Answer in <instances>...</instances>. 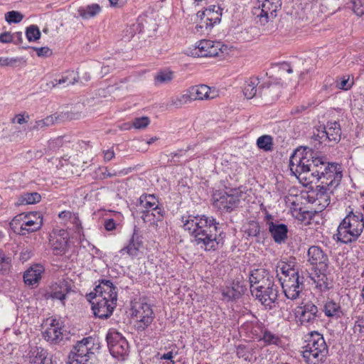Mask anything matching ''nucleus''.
I'll use <instances>...</instances> for the list:
<instances>
[{
    "label": "nucleus",
    "mask_w": 364,
    "mask_h": 364,
    "mask_svg": "<svg viewBox=\"0 0 364 364\" xmlns=\"http://www.w3.org/2000/svg\"><path fill=\"white\" fill-rule=\"evenodd\" d=\"M183 228L192 237V241L205 251L218 248V225L215 218L205 215L182 216Z\"/></svg>",
    "instance_id": "1"
},
{
    "label": "nucleus",
    "mask_w": 364,
    "mask_h": 364,
    "mask_svg": "<svg viewBox=\"0 0 364 364\" xmlns=\"http://www.w3.org/2000/svg\"><path fill=\"white\" fill-rule=\"evenodd\" d=\"M275 270L286 297L291 300L296 299L303 289L304 278L290 263L283 261L277 264Z\"/></svg>",
    "instance_id": "2"
},
{
    "label": "nucleus",
    "mask_w": 364,
    "mask_h": 364,
    "mask_svg": "<svg viewBox=\"0 0 364 364\" xmlns=\"http://www.w3.org/2000/svg\"><path fill=\"white\" fill-rule=\"evenodd\" d=\"M346 216L341 222L337 230V240L344 244L356 241L364 229L363 213L356 210L348 208Z\"/></svg>",
    "instance_id": "3"
},
{
    "label": "nucleus",
    "mask_w": 364,
    "mask_h": 364,
    "mask_svg": "<svg viewBox=\"0 0 364 364\" xmlns=\"http://www.w3.org/2000/svg\"><path fill=\"white\" fill-rule=\"evenodd\" d=\"M309 172L316 180L321 181V183L330 187L338 186L343 176L339 164H329L321 157L313 156L310 162Z\"/></svg>",
    "instance_id": "4"
},
{
    "label": "nucleus",
    "mask_w": 364,
    "mask_h": 364,
    "mask_svg": "<svg viewBox=\"0 0 364 364\" xmlns=\"http://www.w3.org/2000/svg\"><path fill=\"white\" fill-rule=\"evenodd\" d=\"M306 345L303 347L302 355L308 364H321L328 353L327 345L323 336L317 331L309 334Z\"/></svg>",
    "instance_id": "5"
},
{
    "label": "nucleus",
    "mask_w": 364,
    "mask_h": 364,
    "mask_svg": "<svg viewBox=\"0 0 364 364\" xmlns=\"http://www.w3.org/2000/svg\"><path fill=\"white\" fill-rule=\"evenodd\" d=\"M244 190L245 188L240 187L215 194L214 206L223 212H232L240 206L242 200H245L246 193Z\"/></svg>",
    "instance_id": "6"
},
{
    "label": "nucleus",
    "mask_w": 364,
    "mask_h": 364,
    "mask_svg": "<svg viewBox=\"0 0 364 364\" xmlns=\"http://www.w3.org/2000/svg\"><path fill=\"white\" fill-rule=\"evenodd\" d=\"M42 225L43 219L39 213L20 214L16 216L11 223V225L14 226L16 231L22 235L38 230Z\"/></svg>",
    "instance_id": "7"
},
{
    "label": "nucleus",
    "mask_w": 364,
    "mask_h": 364,
    "mask_svg": "<svg viewBox=\"0 0 364 364\" xmlns=\"http://www.w3.org/2000/svg\"><path fill=\"white\" fill-rule=\"evenodd\" d=\"M312 155L310 149H296L289 159V168L292 175L299 178L302 173H309Z\"/></svg>",
    "instance_id": "8"
},
{
    "label": "nucleus",
    "mask_w": 364,
    "mask_h": 364,
    "mask_svg": "<svg viewBox=\"0 0 364 364\" xmlns=\"http://www.w3.org/2000/svg\"><path fill=\"white\" fill-rule=\"evenodd\" d=\"M94 338L87 337L78 341L68 356L69 364H89L94 357Z\"/></svg>",
    "instance_id": "9"
},
{
    "label": "nucleus",
    "mask_w": 364,
    "mask_h": 364,
    "mask_svg": "<svg viewBox=\"0 0 364 364\" xmlns=\"http://www.w3.org/2000/svg\"><path fill=\"white\" fill-rule=\"evenodd\" d=\"M282 6V0H255L254 14L261 24H266L277 16V11Z\"/></svg>",
    "instance_id": "10"
},
{
    "label": "nucleus",
    "mask_w": 364,
    "mask_h": 364,
    "mask_svg": "<svg viewBox=\"0 0 364 364\" xmlns=\"http://www.w3.org/2000/svg\"><path fill=\"white\" fill-rule=\"evenodd\" d=\"M294 315L297 323L304 326L313 325L319 319L318 307L311 301L296 306L294 309Z\"/></svg>",
    "instance_id": "11"
},
{
    "label": "nucleus",
    "mask_w": 364,
    "mask_h": 364,
    "mask_svg": "<svg viewBox=\"0 0 364 364\" xmlns=\"http://www.w3.org/2000/svg\"><path fill=\"white\" fill-rule=\"evenodd\" d=\"M132 315L137 323V328L145 330L152 323L154 316L151 306L146 302H135L132 307Z\"/></svg>",
    "instance_id": "12"
},
{
    "label": "nucleus",
    "mask_w": 364,
    "mask_h": 364,
    "mask_svg": "<svg viewBox=\"0 0 364 364\" xmlns=\"http://www.w3.org/2000/svg\"><path fill=\"white\" fill-rule=\"evenodd\" d=\"M106 340L110 353L115 358H123L128 355L129 345L121 333L115 330H109Z\"/></svg>",
    "instance_id": "13"
},
{
    "label": "nucleus",
    "mask_w": 364,
    "mask_h": 364,
    "mask_svg": "<svg viewBox=\"0 0 364 364\" xmlns=\"http://www.w3.org/2000/svg\"><path fill=\"white\" fill-rule=\"evenodd\" d=\"M223 9L219 6H211L203 12H198L197 15L200 18V24L197 25L198 31L205 28L206 32H209L211 28L221 20Z\"/></svg>",
    "instance_id": "14"
},
{
    "label": "nucleus",
    "mask_w": 364,
    "mask_h": 364,
    "mask_svg": "<svg viewBox=\"0 0 364 364\" xmlns=\"http://www.w3.org/2000/svg\"><path fill=\"white\" fill-rule=\"evenodd\" d=\"M87 296L89 299H96L101 301L105 300L117 304V292L116 287L111 281L102 280Z\"/></svg>",
    "instance_id": "15"
},
{
    "label": "nucleus",
    "mask_w": 364,
    "mask_h": 364,
    "mask_svg": "<svg viewBox=\"0 0 364 364\" xmlns=\"http://www.w3.org/2000/svg\"><path fill=\"white\" fill-rule=\"evenodd\" d=\"M221 47L220 42L201 40L191 50V55L198 58L218 56L221 52Z\"/></svg>",
    "instance_id": "16"
},
{
    "label": "nucleus",
    "mask_w": 364,
    "mask_h": 364,
    "mask_svg": "<svg viewBox=\"0 0 364 364\" xmlns=\"http://www.w3.org/2000/svg\"><path fill=\"white\" fill-rule=\"evenodd\" d=\"M278 292V287L274 284L264 289H254L251 293L266 309H272L277 304Z\"/></svg>",
    "instance_id": "17"
},
{
    "label": "nucleus",
    "mask_w": 364,
    "mask_h": 364,
    "mask_svg": "<svg viewBox=\"0 0 364 364\" xmlns=\"http://www.w3.org/2000/svg\"><path fill=\"white\" fill-rule=\"evenodd\" d=\"M250 291L266 288L274 284V278L265 269H255L251 271L249 277Z\"/></svg>",
    "instance_id": "18"
},
{
    "label": "nucleus",
    "mask_w": 364,
    "mask_h": 364,
    "mask_svg": "<svg viewBox=\"0 0 364 364\" xmlns=\"http://www.w3.org/2000/svg\"><path fill=\"white\" fill-rule=\"evenodd\" d=\"M310 277L319 292H326L333 287V278L328 267L315 268L314 273Z\"/></svg>",
    "instance_id": "19"
},
{
    "label": "nucleus",
    "mask_w": 364,
    "mask_h": 364,
    "mask_svg": "<svg viewBox=\"0 0 364 364\" xmlns=\"http://www.w3.org/2000/svg\"><path fill=\"white\" fill-rule=\"evenodd\" d=\"M68 233L65 230L54 231L50 235V244L55 255H63L68 250Z\"/></svg>",
    "instance_id": "20"
},
{
    "label": "nucleus",
    "mask_w": 364,
    "mask_h": 364,
    "mask_svg": "<svg viewBox=\"0 0 364 364\" xmlns=\"http://www.w3.org/2000/svg\"><path fill=\"white\" fill-rule=\"evenodd\" d=\"M189 92L196 100H210L216 98L219 93L215 87H210L206 85H198L189 87Z\"/></svg>",
    "instance_id": "21"
},
{
    "label": "nucleus",
    "mask_w": 364,
    "mask_h": 364,
    "mask_svg": "<svg viewBox=\"0 0 364 364\" xmlns=\"http://www.w3.org/2000/svg\"><path fill=\"white\" fill-rule=\"evenodd\" d=\"M43 337L50 344L60 343L63 338L60 321L56 318H50L48 328L43 332Z\"/></svg>",
    "instance_id": "22"
},
{
    "label": "nucleus",
    "mask_w": 364,
    "mask_h": 364,
    "mask_svg": "<svg viewBox=\"0 0 364 364\" xmlns=\"http://www.w3.org/2000/svg\"><path fill=\"white\" fill-rule=\"evenodd\" d=\"M308 262L316 268L328 267V257L324 251L318 246H311L309 248Z\"/></svg>",
    "instance_id": "23"
},
{
    "label": "nucleus",
    "mask_w": 364,
    "mask_h": 364,
    "mask_svg": "<svg viewBox=\"0 0 364 364\" xmlns=\"http://www.w3.org/2000/svg\"><path fill=\"white\" fill-rule=\"evenodd\" d=\"M89 300L92 304V309L95 316L100 318H109L112 314L117 304L105 300H103V301L96 299Z\"/></svg>",
    "instance_id": "24"
},
{
    "label": "nucleus",
    "mask_w": 364,
    "mask_h": 364,
    "mask_svg": "<svg viewBox=\"0 0 364 364\" xmlns=\"http://www.w3.org/2000/svg\"><path fill=\"white\" fill-rule=\"evenodd\" d=\"M267 220L272 218L271 215H267ZM267 225H268L269 231L273 237L275 242L281 244L285 241L287 237L288 229L287 226L278 222L267 220Z\"/></svg>",
    "instance_id": "25"
},
{
    "label": "nucleus",
    "mask_w": 364,
    "mask_h": 364,
    "mask_svg": "<svg viewBox=\"0 0 364 364\" xmlns=\"http://www.w3.org/2000/svg\"><path fill=\"white\" fill-rule=\"evenodd\" d=\"M142 247L143 242L141 237L134 232L128 244L120 250L119 253L122 255H127L133 258L139 255Z\"/></svg>",
    "instance_id": "26"
},
{
    "label": "nucleus",
    "mask_w": 364,
    "mask_h": 364,
    "mask_svg": "<svg viewBox=\"0 0 364 364\" xmlns=\"http://www.w3.org/2000/svg\"><path fill=\"white\" fill-rule=\"evenodd\" d=\"M336 187L324 186L323 183H321L316 187L315 203L319 206L320 209L322 210L328 206L331 202L330 194L333 193Z\"/></svg>",
    "instance_id": "27"
},
{
    "label": "nucleus",
    "mask_w": 364,
    "mask_h": 364,
    "mask_svg": "<svg viewBox=\"0 0 364 364\" xmlns=\"http://www.w3.org/2000/svg\"><path fill=\"white\" fill-rule=\"evenodd\" d=\"M71 287L70 282L62 280L53 284L50 287V291L48 293V297L63 301L66 295L70 291Z\"/></svg>",
    "instance_id": "28"
},
{
    "label": "nucleus",
    "mask_w": 364,
    "mask_h": 364,
    "mask_svg": "<svg viewBox=\"0 0 364 364\" xmlns=\"http://www.w3.org/2000/svg\"><path fill=\"white\" fill-rule=\"evenodd\" d=\"M320 138L326 137L329 141L338 142L341 139V129L339 123L336 121L328 122L321 132Z\"/></svg>",
    "instance_id": "29"
},
{
    "label": "nucleus",
    "mask_w": 364,
    "mask_h": 364,
    "mask_svg": "<svg viewBox=\"0 0 364 364\" xmlns=\"http://www.w3.org/2000/svg\"><path fill=\"white\" fill-rule=\"evenodd\" d=\"M44 268L41 264H35L28 269L23 274V279L26 284L34 286L38 284L41 279Z\"/></svg>",
    "instance_id": "30"
},
{
    "label": "nucleus",
    "mask_w": 364,
    "mask_h": 364,
    "mask_svg": "<svg viewBox=\"0 0 364 364\" xmlns=\"http://www.w3.org/2000/svg\"><path fill=\"white\" fill-rule=\"evenodd\" d=\"M48 355L47 350L38 346L33 347L26 357V361L33 364H44Z\"/></svg>",
    "instance_id": "31"
},
{
    "label": "nucleus",
    "mask_w": 364,
    "mask_h": 364,
    "mask_svg": "<svg viewBox=\"0 0 364 364\" xmlns=\"http://www.w3.org/2000/svg\"><path fill=\"white\" fill-rule=\"evenodd\" d=\"M164 213L165 212L163 208L153 210H143L141 219L144 223L154 225L163 220Z\"/></svg>",
    "instance_id": "32"
},
{
    "label": "nucleus",
    "mask_w": 364,
    "mask_h": 364,
    "mask_svg": "<svg viewBox=\"0 0 364 364\" xmlns=\"http://www.w3.org/2000/svg\"><path fill=\"white\" fill-rule=\"evenodd\" d=\"M102 11L101 6L98 4H92L87 6H80L77 10V14L82 19H90L95 17Z\"/></svg>",
    "instance_id": "33"
},
{
    "label": "nucleus",
    "mask_w": 364,
    "mask_h": 364,
    "mask_svg": "<svg viewBox=\"0 0 364 364\" xmlns=\"http://www.w3.org/2000/svg\"><path fill=\"white\" fill-rule=\"evenodd\" d=\"M77 74L73 70H68L65 72L59 80H54L47 83L50 88L56 87L60 85H73L77 82Z\"/></svg>",
    "instance_id": "34"
},
{
    "label": "nucleus",
    "mask_w": 364,
    "mask_h": 364,
    "mask_svg": "<svg viewBox=\"0 0 364 364\" xmlns=\"http://www.w3.org/2000/svg\"><path fill=\"white\" fill-rule=\"evenodd\" d=\"M174 77V73L169 70H162L154 76V84L156 86L171 82Z\"/></svg>",
    "instance_id": "35"
},
{
    "label": "nucleus",
    "mask_w": 364,
    "mask_h": 364,
    "mask_svg": "<svg viewBox=\"0 0 364 364\" xmlns=\"http://www.w3.org/2000/svg\"><path fill=\"white\" fill-rule=\"evenodd\" d=\"M258 84L259 79L256 77H251L245 82L243 93L247 99H252L256 96Z\"/></svg>",
    "instance_id": "36"
},
{
    "label": "nucleus",
    "mask_w": 364,
    "mask_h": 364,
    "mask_svg": "<svg viewBox=\"0 0 364 364\" xmlns=\"http://www.w3.org/2000/svg\"><path fill=\"white\" fill-rule=\"evenodd\" d=\"M140 205L144 210H153L161 208L154 195H142L140 197Z\"/></svg>",
    "instance_id": "37"
},
{
    "label": "nucleus",
    "mask_w": 364,
    "mask_h": 364,
    "mask_svg": "<svg viewBox=\"0 0 364 364\" xmlns=\"http://www.w3.org/2000/svg\"><path fill=\"white\" fill-rule=\"evenodd\" d=\"M221 293L223 299L226 301L236 300L239 299L242 295L240 291L234 287H227L222 289Z\"/></svg>",
    "instance_id": "38"
},
{
    "label": "nucleus",
    "mask_w": 364,
    "mask_h": 364,
    "mask_svg": "<svg viewBox=\"0 0 364 364\" xmlns=\"http://www.w3.org/2000/svg\"><path fill=\"white\" fill-rule=\"evenodd\" d=\"M193 101L191 94L189 92V88L185 91L184 93L176 96L171 99V104L177 107H181L183 105L190 103Z\"/></svg>",
    "instance_id": "39"
},
{
    "label": "nucleus",
    "mask_w": 364,
    "mask_h": 364,
    "mask_svg": "<svg viewBox=\"0 0 364 364\" xmlns=\"http://www.w3.org/2000/svg\"><path fill=\"white\" fill-rule=\"evenodd\" d=\"M26 64V60L23 58H4L0 57V65L16 68Z\"/></svg>",
    "instance_id": "40"
},
{
    "label": "nucleus",
    "mask_w": 364,
    "mask_h": 364,
    "mask_svg": "<svg viewBox=\"0 0 364 364\" xmlns=\"http://www.w3.org/2000/svg\"><path fill=\"white\" fill-rule=\"evenodd\" d=\"M324 313L326 316L328 317L334 316L338 315L340 311V306L338 303L333 300L326 301L324 305Z\"/></svg>",
    "instance_id": "41"
},
{
    "label": "nucleus",
    "mask_w": 364,
    "mask_h": 364,
    "mask_svg": "<svg viewBox=\"0 0 364 364\" xmlns=\"http://www.w3.org/2000/svg\"><path fill=\"white\" fill-rule=\"evenodd\" d=\"M353 85V79H350V76L344 75L336 80V87L342 90H349Z\"/></svg>",
    "instance_id": "42"
},
{
    "label": "nucleus",
    "mask_w": 364,
    "mask_h": 364,
    "mask_svg": "<svg viewBox=\"0 0 364 364\" xmlns=\"http://www.w3.org/2000/svg\"><path fill=\"white\" fill-rule=\"evenodd\" d=\"M262 340L267 345L279 346L281 343V339L279 336L267 330H265L263 332Z\"/></svg>",
    "instance_id": "43"
},
{
    "label": "nucleus",
    "mask_w": 364,
    "mask_h": 364,
    "mask_svg": "<svg viewBox=\"0 0 364 364\" xmlns=\"http://www.w3.org/2000/svg\"><path fill=\"white\" fill-rule=\"evenodd\" d=\"M257 146L264 151H271L272 149V138L269 135H263L257 140Z\"/></svg>",
    "instance_id": "44"
},
{
    "label": "nucleus",
    "mask_w": 364,
    "mask_h": 364,
    "mask_svg": "<svg viewBox=\"0 0 364 364\" xmlns=\"http://www.w3.org/2000/svg\"><path fill=\"white\" fill-rule=\"evenodd\" d=\"M41 199V195L36 192L26 193L21 196V202L24 204H34L38 203Z\"/></svg>",
    "instance_id": "45"
},
{
    "label": "nucleus",
    "mask_w": 364,
    "mask_h": 364,
    "mask_svg": "<svg viewBox=\"0 0 364 364\" xmlns=\"http://www.w3.org/2000/svg\"><path fill=\"white\" fill-rule=\"evenodd\" d=\"M244 231L249 237H256L260 231L257 222L250 221L244 226Z\"/></svg>",
    "instance_id": "46"
},
{
    "label": "nucleus",
    "mask_w": 364,
    "mask_h": 364,
    "mask_svg": "<svg viewBox=\"0 0 364 364\" xmlns=\"http://www.w3.org/2000/svg\"><path fill=\"white\" fill-rule=\"evenodd\" d=\"M26 36L28 41H36L41 37V32L38 27L31 25L26 28Z\"/></svg>",
    "instance_id": "47"
},
{
    "label": "nucleus",
    "mask_w": 364,
    "mask_h": 364,
    "mask_svg": "<svg viewBox=\"0 0 364 364\" xmlns=\"http://www.w3.org/2000/svg\"><path fill=\"white\" fill-rule=\"evenodd\" d=\"M23 18V15L16 11H11L5 14V20L9 23H20Z\"/></svg>",
    "instance_id": "48"
},
{
    "label": "nucleus",
    "mask_w": 364,
    "mask_h": 364,
    "mask_svg": "<svg viewBox=\"0 0 364 364\" xmlns=\"http://www.w3.org/2000/svg\"><path fill=\"white\" fill-rule=\"evenodd\" d=\"M11 259L0 249V272H7L11 267Z\"/></svg>",
    "instance_id": "49"
},
{
    "label": "nucleus",
    "mask_w": 364,
    "mask_h": 364,
    "mask_svg": "<svg viewBox=\"0 0 364 364\" xmlns=\"http://www.w3.org/2000/svg\"><path fill=\"white\" fill-rule=\"evenodd\" d=\"M350 7L353 12L358 16H361L364 14V5L361 0H351Z\"/></svg>",
    "instance_id": "50"
},
{
    "label": "nucleus",
    "mask_w": 364,
    "mask_h": 364,
    "mask_svg": "<svg viewBox=\"0 0 364 364\" xmlns=\"http://www.w3.org/2000/svg\"><path fill=\"white\" fill-rule=\"evenodd\" d=\"M150 123V120L146 117H142L136 118L132 123L133 127L135 129H144Z\"/></svg>",
    "instance_id": "51"
},
{
    "label": "nucleus",
    "mask_w": 364,
    "mask_h": 364,
    "mask_svg": "<svg viewBox=\"0 0 364 364\" xmlns=\"http://www.w3.org/2000/svg\"><path fill=\"white\" fill-rule=\"evenodd\" d=\"M261 90V95L264 96H269L272 94H276L275 97H272L273 99H277L278 97L277 91L279 87L277 85H269L267 87H262Z\"/></svg>",
    "instance_id": "52"
},
{
    "label": "nucleus",
    "mask_w": 364,
    "mask_h": 364,
    "mask_svg": "<svg viewBox=\"0 0 364 364\" xmlns=\"http://www.w3.org/2000/svg\"><path fill=\"white\" fill-rule=\"evenodd\" d=\"M353 329L355 333H364V316L357 317Z\"/></svg>",
    "instance_id": "53"
},
{
    "label": "nucleus",
    "mask_w": 364,
    "mask_h": 364,
    "mask_svg": "<svg viewBox=\"0 0 364 364\" xmlns=\"http://www.w3.org/2000/svg\"><path fill=\"white\" fill-rule=\"evenodd\" d=\"M236 354L238 358H244V360H249V353L245 346L239 345L237 347Z\"/></svg>",
    "instance_id": "54"
},
{
    "label": "nucleus",
    "mask_w": 364,
    "mask_h": 364,
    "mask_svg": "<svg viewBox=\"0 0 364 364\" xmlns=\"http://www.w3.org/2000/svg\"><path fill=\"white\" fill-rule=\"evenodd\" d=\"M33 49L36 51V54L39 57H46L51 54V50L48 47H33Z\"/></svg>",
    "instance_id": "55"
},
{
    "label": "nucleus",
    "mask_w": 364,
    "mask_h": 364,
    "mask_svg": "<svg viewBox=\"0 0 364 364\" xmlns=\"http://www.w3.org/2000/svg\"><path fill=\"white\" fill-rule=\"evenodd\" d=\"M73 223L75 228V232L77 234L79 237H80L82 235V228L81 226L80 220L77 217H74L73 220Z\"/></svg>",
    "instance_id": "56"
},
{
    "label": "nucleus",
    "mask_w": 364,
    "mask_h": 364,
    "mask_svg": "<svg viewBox=\"0 0 364 364\" xmlns=\"http://www.w3.org/2000/svg\"><path fill=\"white\" fill-rule=\"evenodd\" d=\"M104 227L107 231H112L116 228V223L112 218L105 219L104 221Z\"/></svg>",
    "instance_id": "57"
},
{
    "label": "nucleus",
    "mask_w": 364,
    "mask_h": 364,
    "mask_svg": "<svg viewBox=\"0 0 364 364\" xmlns=\"http://www.w3.org/2000/svg\"><path fill=\"white\" fill-rule=\"evenodd\" d=\"M14 41V36L9 32H4L0 34V42L7 43Z\"/></svg>",
    "instance_id": "58"
},
{
    "label": "nucleus",
    "mask_w": 364,
    "mask_h": 364,
    "mask_svg": "<svg viewBox=\"0 0 364 364\" xmlns=\"http://www.w3.org/2000/svg\"><path fill=\"white\" fill-rule=\"evenodd\" d=\"M102 154H103L104 161L105 162L109 161L115 156L114 151L112 148L107 149V150H103Z\"/></svg>",
    "instance_id": "59"
},
{
    "label": "nucleus",
    "mask_w": 364,
    "mask_h": 364,
    "mask_svg": "<svg viewBox=\"0 0 364 364\" xmlns=\"http://www.w3.org/2000/svg\"><path fill=\"white\" fill-rule=\"evenodd\" d=\"M29 118L28 115H26V117H24L23 114H17L16 117L12 119L13 123H18L19 124H22L24 123H26L28 122L27 119Z\"/></svg>",
    "instance_id": "60"
},
{
    "label": "nucleus",
    "mask_w": 364,
    "mask_h": 364,
    "mask_svg": "<svg viewBox=\"0 0 364 364\" xmlns=\"http://www.w3.org/2000/svg\"><path fill=\"white\" fill-rule=\"evenodd\" d=\"M45 127H48V126L46 125L45 120L43 119L36 121L33 129L38 130L41 129H43Z\"/></svg>",
    "instance_id": "61"
},
{
    "label": "nucleus",
    "mask_w": 364,
    "mask_h": 364,
    "mask_svg": "<svg viewBox=\"0 0 364 364\" xmlns=\"http://www.w3.org/2000/svg\"><path fill=\"white\" fill-rule=\"evenodd\" d=\"M46 122V124L48 127L53 125L55 123V121L57 119V117L54 115H50L45 119H43Z\"/></svg>",
    "instance_id": "62"
},
{
    "label": "nucleus",
    "mask_w": 364,
    "mask_h": 364,
    "mask_svg": "<svg viewBox=\"0 0 364 364\" xmlns=\"http://www.w3.org/2000/svg\"><path fill=\"white\" fill-rule=\"evenodd\" d=\"M280 70L282 71H286L288 73H291L293 72L292 68H291L290 65L288 63L282 64V65L280 67Z\"/></svg>",
    "instance_id": "63"
},
{
    "label": "nucleus",
    "mask_w": 364,
    "mask_h": 364,
    "mask_svg": "<svg viewBox=\"0 0 364 364\" xmlns=\"http://www.w3.org/2000/svg\"><path fill=\"white\" fill-rule=\"evenodd\" d=\"M173 353L172 351H169L166 353L163 354L161 356V359L168 360H173Z\"/></svg>",
    "instance_id": "64"
}]
</instances>
